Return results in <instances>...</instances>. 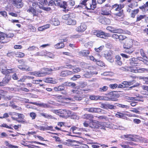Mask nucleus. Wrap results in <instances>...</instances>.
<instances>
[{
	"mask_svg": "<svg viewBox=\"0 0 148 148\" xmlns=\"http://www.w3.org/2000/svg\"><path fill=\"white\" fill-rule=\"evenodd\" d=\"M52 71L53 70L51 69L44 68L40 71L30 72V73L36 77H44L46 75L50 74V72Z\"/></svg>",
	"mask_w": 148,
	"mask_h": 148,
	"instance_id": "1",
	"label": "nucleus"
},
{
	"mask_svg": "<svg viewBox=\"0 0 148 148\" xmlns=\"http://www.w3.org/2000/svg\"><path fill=\"white\" fill-rule=\"evenodd\" d=\"M52 111L62 118H67L70 116L71 113L70 111L66 110H53Z\"/></svg>",
	"mask_w": 148,
	"mask_h": 148,
	"instance_id": "2",
	"label": "nucleus"
},
{
	"mask_svg": "<svg viewBox=\"0 0 148 148\" xmlns=\"http://www.w3.org/2000/svg\"><path fill=\"white\" fill-rule=\"evenodd\" d=\"M6 64L3 62L0 63V71L3 74L7 75L15 71L14 69H6Z\"/></svg>",
	"mask_w": 148,
	"mask_h": 148,
	"instance_id": "3",
	"label": "nucleus"
},
{
	"mask_svg": "<svg viewBox=\"0 0 148 148\" xmlns=\"http://www.w3.org/2000/svg\"><path fill=\"white\" fill-rule=\"evenodd\" d=\"M126 69L128 71L135 73H142L144 71H148V69L140 68L135 66L127 67Z\"/></svg>",
	"mask_w": 148,
	"mask_h": 148,
	"instance_id": "4",
	"label": "nucleus"
},
{
	"mask_svg": "<svg viewBox=\"0 0 148 148\" xmlns=\"http://www.w3.org/2000/svg\"><path fill=\"white\" fill-rule=\"evenodd\" d=\"M93 33L94 34L96 35L97 37L101 38L106 39L107 37L110 36V34L105 33L101 31H96V30H94Z\"/></svg>",
	"mask_w": 148,
	"mask_h": 148,
	"instance_id": "5",
	"label": "nucleus"
},
{
	"mask_svg": "<svg viewBox=\"0 0 148 148\" xmlns=\"http://www.w3.org/2000/svg\"><path fill=\"white\" fill-rule=\"evenodd\" d=\"M87 3V9L94 10L96 7V0H88Z\"/></svg>",
	"mask_w": 148,
	"mask_h": 148,
	"instance_id": "6",
	"label": "nucleus"
},
{
	"mask_svg": "<svg viewBox=\"0 0 148 148\" xmlns=\"http://www.w3.org/2000/svg\"><path fill=\"white\" fill-rule=\"evenodd\" d=\"M106 29L112 33L119 34L123 33L124 31L121 29H116L111 26H108L106 27Z\"/></svg>",
	"mask_w": 148,
	"mask_h": 148,
	"instance_id": "7",
	"label": "nucleus"
},
{
	"mask_svg": "<svg viewBox=\"0 0 148 148\" xmlns=\"http://www.w3.org/2000/svg\"><path fill=\"white\" fill-rule=\"evenodd\" d=\"M124 137L127 138V140H132L134 141H137L138 140H140V137L138 136H134L132 135H124Z\"/></svg>",
	"mask_w": 148,
	"mask_h": 148,
	"instance_id": "8",
	"label": "nucleus"
},
{
	"mask_svg": "<svg viewBox=\"0 0 148 148\" xmlns=\"http://www.w3.org/2000/svg\"><path fill=\"white\" fill-rule=\"evenodd\" d=\"M133 42H135V41H133L132 39L130 38L127 39L126 43L123 45V48H128V47H132V45L134 44Z\"/></svg>",
	"mask_w": 148,
	"mask_h": 148,
	"instance_id": "9",
	"label": "nucleus"
},
{
	"mask_svg": "<svg viewBox=\"0 0 148 148\" xmlns=\"http://www.w3.org/2000/svg\"><path fill=\"white\" fill-rule=\"evenodd\" d=\"M85 110L90 112L99 113L101 112L102 110L99 108H85Z\"/></svg>",
	"mask_w": 148,
	"mask_h": 148,
	"instance_id": "10",
	"label": "nucleus"
},
{
	"mask_svg": "<svg viewBox=\"0 0 148 148\" xmlns=\"http://www.w3.org/2000/svg\"><path fill=\"white\" fill-rule=\"evenodd\" d=\"M86 29V26L84 23H81L79 26L76 29V30L78 32H83Z\"/></svg>",
	"mask_w": 148,
	"mask_h": 148,
	"instance_id": "11",
	"label": "nucleus"
},
{
	"mask_svg": "<svg viewBox=\"0 0 148 148\" xmlns=\"http://www.w3.org/2000/svg\"><path fill=\"white\" fill-rule=\"evenodd\" d=\"M104 57L110 62L112 63L114 62V58L112 57V53L111 52H108L106 54H105Z\"/></svg>",
	"mask_w": 148,
	"mask_h": 148,
	"instance_id": "12",
	"label": "nucleus"
},
{
	"mask_svg": "<svg viewBox=\"0 0 148 148\" xmlns=\"http://www.w3.org/2000/svg\"><path fill=\"white\" fill-rule=\"evenodd\" d=\"M13 4L18 8H21L23 6L22 0H11Z\"/></svg>",
	"mask_w": 148,
	"mask_h": 148,
	"instance_id": "13",
	"label": "nucleus"
},
{
	"mask_svg": "<svg viewBox=\"0 0 148 148\" xmlns=\"http://www.w3.org/2000/svg\"><path fill=\"white\" fill-rule=\"evenodd\" d=\"M82 118L84 119H88L90 121H92V120L94 118V116L92 114H86L82 116Z\"/></svg>",
	"mask_w": 148,
	"mask_h": 148,
	"instance_id": "14",
	"label": "nucleus"
},
{
	"mask_svg": "<svg viewBox=\"0 0 148 148\" xmlns=\"http://www.w3.org/2000/svg\"><path fill=\"white\" fill-rule=\"evenodd\" d=\"M130 64L132 66H137V64H138L137 62L138 61V59L133 58H132L130 59L129 60Z\"/></svg>",
	"mask_w": 148,
	"mask_h": 148,
	"instance_id": "15",
	"label": "nucleus"
},
{
	"mask_svg": "<svg viewBox=\"0 0 148 148\" xmlns=\"http://www.w3.org/2000/svg\"><path fill=\"white\" fill-rule=\"evenodd\" d=\"M101 14L104 15H111L110 10L107 8H103L101 10Z\"/></svg>",
	"mask_w": 148,
	"mask_h": 148,
	"instance_id": "16",
	"label": "nucleus"
},
{
	"mask_svg": "<svg viewBox=\"0 0 148 148\" xmlns=\"http://www.w3.org/2000/svg\"><path fill=\"white\" fill-rule=\"evenodd\" d=\"M73 74V72L69 71H63L60 74V75L62 77H66L68 75Z\"/></svg>",
	"mask_w": 148,
	"mask_h": 148,
	"instance_id": "17",
	"label": "nucleus"
},
{
	"mask_svg": "<svg viewBox=\"0 0 148 148\" xmlns=\"http://www.w3.org/2000/svg\"><path fill=\"white\" fill-rule=\"evenodd\" d=\"M17 117H18V119L16 121L18 122L21 123L25 122V120L24 119L25 116L23 114L18 113Z\"/></svg>",
	"mask_w": 148,
	"mask_h": 148,
	"instance_id": "18",
	"label": "nucleus"
},
{
	"mask_svg": "<svg viewBox=\"0 0 148 148\" xmlns=\"http://www.w3.org/2000/svg\"><path fill=\"white\" fill-rule=\"evenodd\" d=\"M43 81L46 83L56 84L57 83L56 80L53 79L51 78H47L44 79Z\"/></svg>",
	"mask_w": 148,
	"mask_h": 148,
	"instance_id": "19",
	"label": "nucleus"
},
{
	"mask_svg": "<svg viewBox=\"0 0 148 148\" xmlns=\"http://www.w3.org/2000/svg\"><path fill=\"white\" fill-rule=\"evenodd\" d=\"M89 127L94 129H96L99 128L98 123L94 122L93 120L90 121L89 123Z\"/></svg>",
	"mask_w": 148,
	"mask_h": 148,
	"instance_id": "20",
	"label": "nucleus"
},
{
	"mask_svg": "<svg viewBox=\"0 0 148 148\" xmlns=\"http://www.w3.org/2000/svg\"><path fill=\"white\" fill-rule=\"evenodd\" d=\"M143 12H146L148 11V1L142 6L139 7Z\"/></svg>",
	"mask_w": 148,
	"mask_h": 148,
	"instance_id": "21",
	"label": "nucleus"
},
{
	"mask_svg": "<svg viewBox=\"0 0 148 148\" xmlns=\"http://www.w3.org/2000/svg\"><path fill=\"white\" fill-rule=\"evenodd\" d=\"M18 67L19 69L23 71H32V69L27 66L19 65L18 66Z\"/></svg>",
	"mask_w": 148,
	"mask_h": 148,
	"instance_id": "22",
	"label": "nucleus"
},
{
	"mask_svg": "<svg viewBox=\"0 0 148 148\" xmlns=\"http://www.w3.org/2000/svg\"><path fill=\"white\" fill-rule=\"evenodd\" d=\"M66 23L67 25H74L76 24L77 21L75 19L70 18L66 21Z\"/></svg>",
	"mask_w": 148,
	"mask_h": 148,
	"instance_id": "23",
	"label": "nucleus"
},
{
	"mask_svg": "<svg viewBox=\"0 0 148 148\" xmlns=\"http://www.w3.org/2000/svg\"><path fill=\"white\" fill-rule=\"evenodd\" d=\"M27 11L29 13H31L33 14L34 16H38V14L36 12V10L32 7H30L27 10Z\"/></svg>",
	"mask_w": 148,
	"mask_h": 148,
	"instance_id": "24",
	"label": "nucleus"
},
{
	"mask_svg": "<svg viewBox=\"0 0 148 148\" xmlns=\"http://www.w3.org/2000/svg\"><path fill=\"white\" fill-rule=\"evenodd\" d=\"M51 23L55 26L58 25L60 24V22L58 18H52L51 21Z\"/></svg>",
	"mask_w": 148,
	"mask_h": 148,
	"instance_id": "25",
	"label": "nucleus"
},
{
	"mask_svg": "<svg viewBox=\"0 0 148 148\" xmlns=\"http://www.w3.org/2000/svg\"><path fill=\"white\" fill-rule=\"evenodd\" d=\"M18 113H16L15 112H9V114L11 115L12 119L14 120H17L18 119V117H17L18 116Z\"/></svg>",
	"mask_w": 148,
	"mask_h": 148,
	"instance_id": "26",
	"label": "nucleus"
},
{
	"mask_svg": "<svg viewBox=\"0 0 148 148\" xmlns=\"http://www.w3.org/2000/svg\"><path fill=\"white\" fill-rule=\"evenodd\" d=\"M64 44L62 42L58 43L54 45V48L57 49H60L62 48H64Z\"/></svg>",
	"mask_w": 148,
	"mask_h": 148,
	"instance_id": "27",
	"label": "nucleus"
},
{
	"mask_svg": "<svg viewBox=\"0 0 148 148\" xmlns=\"http://www.w3.org/2000/svg\"><path fill=\"white\" fill-rule=\"evenodd\" d=\"M99 21L102 24L105 25L109 24L111 23L110 20L108 18H106L100 19Z\"/></svg>",
	"mask_w": 148,
	"mask_h": 148,
	"instance_id": "28",
	"label": "nucleus"
},
{
	"mask_svg": "<svg viewBox=\"0 0 148 148\" xmlns=\"http://www.w3.org/2000/svg\"><path fill=\"white\" fill-rule=\"evenodd\" d=\"M107 127L112 129H120V127L116 125H115L112 123H109L108 125H107Z\"/></svg>",
	"mask_w": 148,
	"mask_h": 148,
	"instance_id": "29",
	"label": "nucleus"
},
{
	"mask_svg": "<svg viewBox=\"0 0 148 148\" xmlns=\"http://www.w3.org/2000/svg\"><path fill=\"white\" fill-rule=\"evenodd\" d=\"M11 79L10 77L9 76H5L3 78L2 80V81L4 83L5 85H6L8 84Z\"/></svg>",
	"mask_w": 148,
	"mask_h": 148,
	"instance_id": "30",
	"label": "nucleus"
},
{
	"mask_svg": "<svg viewBox=\"0 0 148 148\" xmlns=\"http://www.w3.org/2000/svg\"><path fill=\"white\" fill-rule=\"evenodd\" d=\"M50 27V25L49 24L46 25L44 26L39 27L38 28V30L40 31H43L45 29L49 28Z\"/></svg>",
	"mask_w": 148,
	"mask_h": 148,
	"instance_id": "31",
	"label": "nucleus"
},
{
	"mask_svg": "<svg viewBox=\"0 0 148 148\" xmlns=\"http://www.w3.org/2000/svg\"><path fill=\"white\" fill-rule=\"evenodd\" d=\"M115 62L119 66H121L122 64V62L121 60V58L118 55L116 56L115 57Z\"/></svg>",
	"mask_w": 148,
	"mask_h": 148,
	"instance_id": "32",
	"label": "nucleus"
},
{
	"mask_svg": "<svg viewBox=\"0 0 148 148\" xmlns=\"http://www.w3.org/2000/svg\"><path fill=\"white\" fill-rule=\"evenodd\" d=\"M64 89V86L60 85L57 87H56L54 88L53 90L55 91H59L63 90Z\"/></svg>",
	"mask_w": 148,
	"mask_h": 148,
	"instance_id": "33",
	"label": "nucleus"
},
{
	"mask_svg": "<svg viewBox=\"0 0 148 148\" xmlns=\"http://www.w3.org/2000/svg\"><path fill=\"white\" fill-rule=\"evenodd\" d=\"M108 124H107L105 122L102 123L100 124L98 123L99 128L98 129H105L106 127Z\"/></svg>",
	"mask_w": 148,
	"mask_h": 148,
	"instance_id": "34",
	"label": "nucleus"
},
{
	"mask_svg": "<svg viewBox=\"0 0 148 148\" xmlns=\"http://www.w3.org/2000/svg\"><path fill=\"white\" fill-rule=\"evenodd\" d=\"M102 97L93 95H90L89 98L91 100H97L99 99H102Z\"/></svg>",
	"mask_w": 148,
	"mask_h": 148,
	"instance_id": "35",
	"label": "nucleus"
},
{
	"mask_svg": "<svg viewBox=\"0 0 148 148\" xmlns=\"http://www.w3.org/2000/svg\"><path fill=\"white\" fill-rule=\"evenodd\" d=\"M30 103L33 104L34 105H38L39 106H41L43 108H47V105L45 103H42L40 104H38L36 102H29Z\"/></svg>",
	"mask_w": 148,
	"mask_h": 148,
	"instance_id": "36",
	"label": "nucleus"
},
{
	"mask_svg": "<svg viewBox=\"0 0 148 148\" xmlns=\"http://www.w3.org/2000/svg\"><path fill=\"white\" fill-rule=\"evenodd\" d=\"M14 34L12 33H10L8 34H2V36L4 38V39L5 38V37L7 38H12L14 37Z\"/></svg>",
	"mask_w": 148,
	"mask_h": 148,
	"instance_id": "37",
	"label": "nucleus"
},
{
	"mask_svg": "<svg viewBox=\"0 0 148 148\" xmlns=\"http://www.w3.org/2000/svg\"><path fill=\"white\" fill-rule=\"evenodd\" d=\"M124 48L125 49V51L129 54L132 53L134 51V49L132 47H128V48Z\"/></svg>",
	"mask_w": 148,
	"mask_h": 148,
	"instance_id": "38",
	"label": "nucleus"
},
{
	"mask_svg": "<svg viewBox=\"0 0 148 148\" xmlns=\"http://www.w3.org/2000/svg\"><path fill=\"white\" fill-rule=\"evenodd\" d=\"M46 51L45 50L42 51L40 52L36 53L35 55L36 56H43L46 55Z\"/></svg>",
	"mask_w": 148,
	"mask_h": 148,
	"instance_id": "39",
	"label": "nucleus"
},
{
	"mask_svg": "<svg viewBox=\"0 0 148 148\" xmlns=\"http://www.w3.org/2000/svg\"><path fill=\"white\" fill-rule=\"evenodd\" d=\"M67 5L66 2L65 1H63L61 2L60 4V5L59 6L61 8H62L64 9V10L63 11L66 12V10L65 9H66V6Z\"/></svg>",
	"mask_w": 148,
	"mask_h": 148,
	"instance_id": "40",
	"label": "nucleus"
},
{
	"mask_svg": "<svg viewBox=\"0 0 148 148\" xmlns=\"http://www.w3.org/2000/svg\"><path fill=\"white\" fill-rule=\"evenodd\" d=\"M41 115L46 118H50L51 119H54V117L52 116L51 115L48 114H47L44 113H42L41 114Z\"/></svg>",
	"mask_w": 148,
	"mask_h": 148,
	"instance_id": "41",
	"label": "nucleus"
},
{
	"mask_svg": "<svg viewBox=\"0 0 148 148\" xmlns=\"http://www.w3.org/2000/svg\"><path fill=\"white\" fill-rule=\"evenodd\" d=\"M73 93L79 94V95H81L83 94V92L84 91H85V90H72L71 91Z\"/></svg>",
	"mask_w": 148,
	"mask_h": 148,
	"instance_id": "42",
	"label": "nucleus"
},
{
	"mask_svg": "<svg viewBox=\"0 0 148 148\" xmlns=\"http://www.w3.org/2000/svg\"><path fill=\"white\" fill-rule=\"evenodd\" d=\"M125 115V114L120 112H118V113L116 114V116L117 117L124 119H125L126 118Z\"/></svg>",
	"mask_w": 148,
	"mask_h": 148,
	"instance_id": "43",
	"label": "nucleus"
},
{
	"mask_svg": "<svg viewBox=\"0 0 148 148\" xmlns=\"http://www.w3.org/2000/svg\"><path fill=\"white\" fill-rule=\"evenodd\" d=\"M0 127H5L10 129H13L11 125L8 126L5 123H3L1 124L0 125Z\"/></svg>",
	"mask_w": 148,
	"mask_h": 148,
	"instance_id": "44",
	"label": "nucleus"
},
{
	"mask_svg": "<svg viewBox=\"0 0 148 148\" xmlns=\"http://www.w3.org/2000/svg\"><path fill=\"white\" fill-rule=\"evenodd\" d=\"M139 10L136 9L133 10L131 13V15L132 17L134 18L135 16L138 13Z\"/></svg>",
	"mask_w": 148,
	"mask_h": 148,
	"instance_id": "45",
	"label": "nucleus"
},
{
	"mask_svg": "<svg viewBox=\"0 0 148 148\" xmlns=\"http://www.w3.org/2000/svg\"><path fill=\"white\" fill-rule=\"evenodd\" d=\"M93 45V43L92 42H90L86 43L85 44V46L86 48H90L92 47Z\"/></svg>",
	"mask_w": 148,
	"mask_h": 148,
	"instance_id": "46",
	"label": "nucleus"
},
{
	"mask_svg": "<svg viewBox=\"0 0 148 148\" xmlns=\"http://www.w3.org/2000/svg\"><path fill=\"white\" fill-rule=\"evenodd\" d=\"M81 54L83 56H87L90 53V51L88 50H84L81 52Z\"/></svg>",
	"mask_w": 148,
	"mask_h": 148,
	"instance_id": "47",
	"label": "nucleus"
},
{
	"mask_svg": "<svg viewBox=\"0 0 148 148\" xmlns=\"http://www.w3.org/2000/svg\"><path fill=\"white\" fill-rule=\"evenodd\" d=\"M28 27L29 29H30L31 31L32 32H35L36 31V28L31 24L28 25Z\"/></svg>",
	"mask_w": 148,
	"mask_h": 148,
	"instance_id": "48",
	"label": "nucleus"
},
{
	"mask_svg": "<svg viewBox=\"0 0 148 148\" xmlns=\"http://www.w3.org/2000/svg\"><path fill=\"white\" fill-rule=\"evenodd\" d=\"M112 9H114L116 11H119L120 10L119 8V5L117 4H115L112 6Z\"/></svg>",
	"mask_w": 148,
	"mask_h": 148,
	"instance_id": "49",
	"label": "nucleus"
},
{
	"mask_svg": "<svg viewBox=\"0 0 148 148\" xmlns=\"http://www.w3.org/2000/svg\"><path fill=\"white\" fill-rule=\"evenodd\" d=\"M16 57L22 58L24 56L25 54L21 52H18L16 53Z\"/></svg>",
	"mask_w": 148,
	"mask_h": 148,
	"instance_id": "50",
	"label": "nucleus"
},
{
	"mask_svg": "<svg viewBox=\"0 0 148 148\" xmlns=\"http://www.w3.org/2000/svg\"><path fill=\"white\" fill-rule=\"evenodd\" d=\"M87 58L93 62H96L98 60V59H96L92 56H88Z\"/></svg>",
	"mask_w": 148,
	"mask_h": 148,
	"instance_id": "51",
	"label": "nucleus"
},
{
	"mask_svg": "<svg viewBox=\"0 0 148 148\" xmlns=\"http://www.w3.org/2000/svg\"><path fill=\"white\" fill-rule=\"evenodd\" d=\"M138 6V4L137 3L135 2L133 3H132L129 4L128 6L129 8H133L134 7L137 6Z\"/></svg>",
	"mask_w": 148,
	"mask_h": 148,
	"instance_id": "52",
	"label": "nucleus"
},
{
	"mask_svg": "<svg viewBox=\"0 0 148 148\" xmlns=\"http://www.w3.org/2000/svg\"><path fill=\"white\" fill-rule=\"evenodd\" d=\"M116 108V106H113L112 105L109 104H107V109H115Z\"/></svg>",
	"mask_w": 148,
	"mask_h": 148,
	"instance_id": "53",
	"label": "nucleus"
},
{
	"mask_svg": "<svg viewBox=\"0 0 148 148\" xmlns=\"http://www.w3.org/2000/svg\"><path fill=\"white\" fill-rule=\"evenodd\" d=\"M108 87L106 86H104L99 88V91L100 92H105L108 90Z\"/></svg>",
	"mask_w": 148,
	"mask_h": 148,
	"instance_id": "54",
	"label": "nucleus"
},
{
	"mask_svg": "<svg viewBox=\"0 0 148 148\" xmlns=\"http://www.w3.org/2000/svg\"><path fill=\"white\" fill-rule=\"evenodd\" d=\"M68 5L71 6H73L75 4V1L74 0H69L68 1Z\"/></svg>",
	"mask_w": 148,
	"mask_h": 148,
	"instance_id": "55",
	"label": "nucleus"
},
{
	"mask_svg": "<svg viewBox=\"0 0 148 148\" xmlns=\"http://www.w3.org/2000/svg\"><path fill=\"white\" fill-rule=\"evenodd\" d=\"M29 115L32 120L35 119L36 116V113L34 112H32L30 113L29 114Z\"/></svg>",
	"mask_w": 148,
	"mask_h": 148,
	"instance_id": "56",
	"label": "nucleus"
},
{
	"mask_svg": "<svg viewBox=\"0 0 148 148\" xmlns=\"http://www.w3.org/2000/svg\"><path fill=\"white\" fill-rule=\"evenodd\" d=\"M45 56H46L52 58H53L54 56L53 53L50 52H48L47 51H46V55Z\"/></svg>",
	"mask_w": 148,
	"mask_h": 148,
	"instance_id": "57",
	"label": "nucleus"
},
{
	"mask_svg": "<svg viewBox=\"0 0 148 148\" xmlns=\"http://www.w3.org/2000/svg\"><path fill=\"white\" fill-rule=\"evenodd\" d=\"M88 0H82L80 1V4L84 5L85 6V7L87 8V3Z\"/></svg>",
	"mask_w": 148,
	"mask_h": 148,
	"instance_id": "58",
	"label": "nucleus"
},
{
	"mask_svg": "<svg viewBox=\"0 0 148 148\" xmlns=\"http://www.w3.org/2000/svg\"><path fill=\"white\" fill-rule=\"evenodd\" d=\"M81 71V68L79 67H76V68H73V73H78Z\"/></svg>",
	"mask_w": 148,
	"mask_h": 148,
	"instance_id": "59",
	"label": "nucleus"
},
{
	"mask_svg": "<svg viewBox=\"0 0 148 148\" xmlns=\"http://www.w3.org/2000/svg\"><path fill=\"white\" fill-rule=\"evenodd\" d=\"M81 77L80 75H75L72 77L71 79L73 81H75L77 79L80 78Z\"/></svg>",
	"mask_w": 148,
	"mask_h": 148,
	"instance_id": "60",
	"label": "nucleus"
},
{
	"mask_svg": "<svg viewBox=\"0 0 148 148\" xmlns=\"http://www.w3.org/2000/svg\"><path fill=\"white\" fill-rule=\"evenodd\" d=\"M96 62L97 64L100 66H103L104 65V64L101 61L99 60L98 59V60H97Z\"/></svg>",
	"mask_w": 148,
	"mask_h": 148,
	"instance_id": "61",
	"label": "nucleus"
},
{
	"mask_svg": "<svg viewBox=\"0 0 148 148\" xmlns=\"http://www.w3.org/2000/svg\"><path fill=\"white\" fill-rule=\"evenodd\" d=\"M145 16L143 15H140L138 16L137 18L136 21H139L141 20L144 18Z\"/></svg>",
	"mask_w": 148,
	"mask_h": 148,
	"instance_id": "62",
	"label": "nucleus"
},
{
	"mask_svg": "<svg viewBox=\"0 0 148 148\" xmlns=\"http://www.w3.org/2000/svg\"><path fill=\"white\" fill-rule=\"evenodd\" d=\"M55 5L56 6H59L62 2L61 0H54Z\"/></svg>",
	"mask_w": 148,
	"mask_h": 148,
	"instance_id": "63",
	"label": "nucleus"
},
{
	"mask_svg": "<svg viewBox=\"0 0 148 148\" xmlns=\"http://www.w3.org/2000/svg\"><path fill=\"white\" fill-rule=\"evenodd\" d=\"M62 18L63 19L66 20V21L70 18L69 15L68 14L63 15Z\"/></svg>",
	"mask_w": 148,
	"mask_h": 148,
	"instance_id": "64",
	"label": "nucleus"
}]
</instances>
